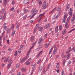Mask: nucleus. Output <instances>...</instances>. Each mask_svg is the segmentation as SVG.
<instances>
[{
  "instance_id": "61",
  "label": "nucleus",
  "mask_w": 75,
  "mask_h": 75,
  "mask_svg": "<svg viewBox=\"0 0 75 75\" xmlns=\"http://www.w3.org/2000/svg\"><path fill=\"white\" fill-rule=\"evenodd\" d=\"M27 18V16H25L23 18V20H25V18Z\"/></svg>"
},
{
  "instance_id": "18",
  "label": "nucleus",
  "mask_w": 75,
  "mask_h": 75,
  "mask_svg": "<svg viewBox=\"0 0 75 75\" xmlns=\"http://www.w3.org/2000/svg\"><path fill=\"white\" fill-rule=\"evenodd\" d=\"M70 7V5L69 4H68L67 5L66 8V10H68L69 8Z\"/></svg>"
},
{
  "instance_id": "14",
  "label": "nucleus",
  "mask_w": 75,
  "mask_h": 75,
  "mask_svg": "<svg viewBox=\"0 0 75 75\" xmlns=\"http://www.w3.org/2000/svg\"><path fill=\"white\" fill-rule=\"evenodd\" d=\"M42 47V45H39L38 47V48L37 50L38 51H40V49Z\"/></svg>"
},
{
  "instance_id": "11",
  "label": "nucleus",
  "mask_w": 75,
  "mask_h": 75,
  "mask_svg": "<svg viewBox=\"0 0 75 75\" xmlns=\"http://www.w3.org/2000/svg\"><path fill=\"white\" fill-rule=\"evenodd\" d=\"M74 50V52H75V48H74V47H73L72 48V49H71L70 50H69V51H67V52H66V54H67V53H69V52H70V51H72V50Z\"/></svg>"
},
{
  "instance_id": "26",
  "label": "nucleus",
  "mask_w": 75,
  "mask_h": 75,
  "mask_svg": "<svg viewBox=\"0 0 75 75\" xmlns=\"http://www.w3.org/2000/svg\"><path fill=\"white\" fill-rule=\"evenodd\" d=\"M8 63H9V64H10V65H11L12 64V60L11 59H10V60L9 61Z\"/></svg>"
},
{
  "instance_id": "58",
  "label": "nucleus",
  "mask_w": 75,
  "mask_h": 75,
  "mask_svg": "<svg viewBox=\"0 0 75 75\" xmlns=\"http://www.w3.org/2000/svg\"><path fill=\"white\" fill-rule=\"evenodd\" d=\"M12 27L13 28V30H14V24H12Z\"/></svg>"
},
{
  "instance_id": "41",
  "label": "nucleus",
  "mask_w": 75,
  "mask_h": 75,
  "mask_svg": "<svg viewBox=\"0 0 75 75\" xmlns=\"http://www.w3.org/2000/svg\"><path fill=\"white\" fill-rule=\"evenodd\" d=\"M50 66H51V64H48V66L47 67V69H49V67H50Z\"/></svg>"
},
{
  "instance_id": "43",
  "label": "nucleus",
  "mask_w": 75,
  "mask_h": 75,
  "mask_svg": "<svg viewBox=\"0 0 75 75\" xmlns=\"http://www.w3.org/2000/svg\"><path fill=\"white\" fill-rule=\"evenodd\" d=\"M4 11H5V9H3L2 10V11H1L2 13H4Z\"/></svg>"
},
{
  "instance_id": "42",
  "label": "nucleus",
  "mask_w": 75,
  "mask_h": 75,
  "mask_svg": "<svg viewBox=\"0 0 75 75\" xmlns=\"http://www.w3.org/2000/svg\"><path fill=\"white\" fill-rule=\"evenodd\" d=\"M62 75H65V74H64V70H62Z\"/></svg>"
},
{
  "instance_id": "57",
  "label": "nucleus",
  "mask_w": 75,
  "mask_h": 75,
  "mask_svg": "<svg viewBox=\"0 0 75 75\" xmlns=\"http://www.w3.org/2000/svg\"><path fill=\"white\" fill-rule=\"evenodd\" d=\"M21 50H20L18 52V53L19 54H20L21 53Z\"/></svg>"
},
{
  "instance_id": "64",
  "label": "nucleus",
  "mask_w": 75,
  "mask_h": 75,
  "mask_svg": "<svg viewBox=\"0 0 75 75\" xmlns=\"http://www.w3.org/2000/svg\"><path fill=\"white\" fill-rule=\"evenodd\" d=\"M72 70L70 68L69 69V71H70V72H72Z\"/></svg>"
},
{
  "instance_id": "54",
  "label": "nucleus",
  "mask_w": 75,
  "mask_h": 75,
  "mask_svg": "<svg viewBox=\"0 0 75 75\" xmlns=\"http://www.w3.org/2000/svg\"><path fill=\"white\" fill-rule=\"evenodd\" d=\"M73 18L75 19V13L73 14Z\"/></svg>"
},
{
  "instance_id": "48",
  "label": "nucleus",
  "mask_w": 75,
  "mask_h": 75,
  "mask_svg": "<svg viewBox=\"0 0 75 75\" xmlns=\"http://www.w3.org/2000/svg\"><path fill=\"white\" fill-rule=\"evenodd\" d=\"M19 26H20V23H18L16 26V28H18V27H19Z\"/></svg>"
},
{
  "instance_id": "17",
  "label": "nucleus",
  "mask_w": 75,
  "mask_h": 75,
  "mask_svg": "<svg viewBox=\"0 0 75 75\" xmlns=\"http://www.w3.org/2000/svg\"><path fill=\"white\" fill-rule=\"evenodd\" d=\"M66 32H67V30L66 29L64 30L62 32V34L64 35L66 34Z\"/></svg>"
},
{
  "instance_id": "60",
  "label": "nucleus",
  "mask_w": 75,
  "mask_h": 75,
  "mask_svg": "<svg viewBox=\"0 0 75 75\" xmlns=\"http://www.w3.org/2000/svg\"><path fill=\"white\" fill-rule=\"evenodd\" d=\"M7 43L8 44H9L10 43V41H9V40H7Z\"/></svg>"
},
{
  "instance_id": "46",
  "label": "nucleus",
  "mask_w": 75,
  "mask_h": 75,
  "mask_svg": "<svg viewBox=\"0 0 75 75\" xmlns=\"http://www.w3.org/2000/svg\"><path fill=\"white\" fill-rule=\"evenodd\" d=\"M7 34H9L10 33V29H8L7 30Z\"/></svg>"
},
{
  "instance_id": "49",
  "label": "nucleus",
  "mask_w": 75,
  "mask_h": 75,
  "mask_svg": "<svg viewBox=\"0 0 75 75\" xmlns=\"http://www.w3.org/2000/svg\"><path fill=\"white\" fill-rule=\"evenodd\" d=\"M37 41H36L35 42H34L33 44V45L34 46V45H35V44H36V43H37Z\"/></svg>"
},
{
  "instance_id": "10",
  "label": "nucleus",
  "mask_w": 75,
  "mask_h": 75,
  "mask_svg": "<svg viewBox=\"0 0 75 75\" xmlns=\"http://www.w3.org/2000/svg\"><path fill=\"white\" fill-rule=\"evenodd\" d=\"M42 42V39L40 38L38 40V44H41Z\"/></svg>"
},
{
  "instance_id": "38",
  "label": "nucleus",
  "mask_w": 75,
  "mask_h": 75,
  "mask_svg": "<svg viewBox=\"0 0 75 75\" xmlns=\"http://www.w3.org/2000/svg\"><path fill=\"white\" fill-rule=\"evenodd\" d=\"M62 26H59V30L60 31H61L62 30Z\"/></svg>"
},
{
  "instance_id": "39",
  "label": "nucleus",
  "mask_w": 75,
  "mask_h": 75,
  "mask_svg": "<svg viewBox=\"0 0 75 75\" xmlns=\"http://www.w3.org/2000/svg\"><path fill=\"white\" fill-rule=\"evenodd\" d=\"M11 65L10 64H9L7 66V68H8V69H9V68H10V67H11Z\"/></svg>"
},
{
  "instance_id": "12",
  "label": "nucleus",
  "mask_w": 75,
  "mask_h": 75,
  "mask_svg": "<svg viewBox=\"0 0 75 75\" xmlns=\"http://www.w3.org/2000/svg\"><path fill=\"white\" fill-rule=\"evenodd\" d=\"M50 24H47L46 25V26L45 27V29H47V28H48V27H50Z\"/></svg>"
},
{
  "instance_id": "19",
  "label": "nucleus",
  "mask_w": 75,
  "mask_h": 75,
  "mask_svg": "<svg viewBox=\"0 0 75 75\" xmlns=\"http://www.w3.org/2000/svg\"><path fill=\"white\" fill-rule=\"evenodd\" d=\"M36 0V1H38V3H39V5H41V4H42V2L41 1H40V0Z\"/></svg>"
},
{
  "instance_id": "31",
  "label": "nucleus",
  "mask_w": 75,
  "mask_h": 75,
  "mask_svg": "<svg viewBox=\"0 0 75 75\" xmlns=\"http://www.w3.org/2000/svg\"><path fill=\"white\" fill-rule=\"evenodd\" d=\"M24 13H27L28 12H29V11H29L27 9H26L24 10Z\"/></svg>"
},
{
  "instance_id": "44",
  "label": "nucleus",
  "mask_w": 75,
  "mask_h": 75,
  "mask_svg": "<svg viewBox=\"0 0 75 75\" xmlns=\"http://www.w3.org/2000/svg\"><path fill=\"white\" fill-rule=\"evenodd\" d=\"M23 45H21L20 47V50H23Z\"/></svg>"
},
{
  "instance_id": "29",
  "label": "nucleus",
  "mask_w": 75,
  "mask_h": 75,
  "mask_svg": "<svg viewBox=\"0 0 75 75\" xmlns=\"http://www.w3.org/2000/svg\"><path fill=\"white\" fill-rule=\"evenodd\" d=\"M31 66L32 67L33 66V69L32 70V71H33L34 70V68H35V66L33 65H31Z\"/></svg>"
},
{
  "instance_id": "30",
  "label": "nucleus",
  "mask_w": 75,
  "mask_h": 75,
  "mask_svg": "<svg viewBox=\"0 0 75 75\" xmlns=\"http://www.w3.org/2000/svg\"><path fill=\"white\" fill-rule=\"evenodd\" d=\"M75 28L72 29V30H70V31H69V32H68V33H71V32H72V31H75Z\"/></svg>"
},
{
  "instance_id": "8",
  "label": "nucleus",
  "mask_w": 75,
  "mask_h": 75,
  "mask_svg": "<svg viewBox=\"0 0 75 75\" xmlns=\"http://www.w3.org/2000/svg\"><path fill=\"white\" fill-rule=\"evenodd\" d=\"M30 0H24V4H29L30 2L29 1Z\"/></svg>"
},
{
  "instance_id": "55",
  "label": "nucleus",
  "mask_w": 75,
  "mask_h": 75,
  "mask_svg": "<svg viewBox=\"0 0 75 75\" xmlns=\"http://www.w3.org/2000/svg\"><path fill=\"white\" fill-rule=\"evenodd\" d=\"M14 7H13L10 10L11 11H13V10H14Z\"/></svg>"
},
{
  "instance_id": "4",
  "label": "nucleus",
  "mask_w": 75,
  "mask_h": 75,
  "mask_svg": "<svg viewBox=\"0 0 75 75\" xmlns=\"http://www.w3.org/2000/svg\"><path fill=\"white\" fill-rule=\"evenodd\" d=\"M53 47H54V48L55 49V48H56V45H54L53 46H52V48H51V49L49 51V54H51V52H52V50L53 49Z\"/></svg>"
},
{
  "instance_id": "7",
  "label": "nucleus",
  "mask_w": 75,
  "mask_h": 75,
  "mask_svg": "<svg viewBox=\"0 0 75 75\" xmlns=\"http://www.w3.org/2000/svg\"><path fill=\"white\" fill-rule=\"evenodd\" d=\"M58 50V48H56V49H54L53 52V54L54 55H55L57 53V51Z\"/></svg>"
},
{
  "instance_id": "9",
  "label": "nucleus",
  "mask_w": 75,
  "mask_h": 75,
  "mask_svg": "<svg viewBox=\"0 0 75 75\" xmlns=\"http://www.w3.org/2000/svg\"><path fill=\"white\" fill-rule=\"evenodd\" d=\"M70 56H69V53H68L67 55H65L64 57V58H67V59H69Z\"/></svg>"
},
{
  "instance_id": "45",
  "label": "nucleus",
  "mask_w": 75,
  "mask_h": 75,
  "mask_svg": "<svg viewBox=\"0 0 75 75\" xmlns=\"http://www.w3.org/2000/svg\"><path fill=\"white\" fill-rule=\"evenodd\" d=\"M47 33H46L45 35V38H47Z\"/></svg>"
},
{
  "instance_id": "34",
  "label": "nucleus",
  "mask_w": 75,
  "mask_h": 75,
  "mask_svg": "<svg viewBox=\"0 0 75 75\" xmlns=\"http://www.w3.org/2000/svg\"><path fill=\"white\" fill-rule=\"evenodd\" d=\"M63 66H65V62H66L65 61V59H64V60H63Z\"/></svg>"
},
{
  "instance_id": "62",
  "label": "nucleus",
  "mask_w": 75,
  "mask_h": 75,
  "mask_svg": "<svg viewBox=\"0 0 75 75\" xmlns=\"http://www.w3.org/2000/svg\"><path fill=\"white\" fill-rule=\"evenodd\" d=\"M29 23H28L27 24L25 25V27H27L28 26H29Z\"/></svg>"
},
{
  "instance_id": "24",
  "label": "nucleus",
  "mask_w": 75,
  "mask_h": 75,
  "mask_svg": "<svg viewBox=\"0 0 75 75\" xmlns=\"http://www.w3.org/2000/svg\"><path fill=\"white\" fill-rule=\"evenodd\" d=\"M42 66H40L39 67V71H41V70H42Z\"/></svg>"
},
{
  "instance_id": "5",
  "label": "nucleus",
  "mask_w": 75,
  "mask_h": 75,
  "mask_svg": "<svg viewBox=\"0 0 75 75\" xmlns=\"http://www.w3.org/2000/svg\"><path fill=\"white\" fill-rule=\"evenodd\" d=\"M27 57H24L22 59H21L20 60V62H24L26 59H27Z\"/></svg>"
},
{
  "instance_id": "40",
  "label": "nucleus",
  "mask_w": 75,
  "mask_h": 75,
  "mask_svg": "<svg viewBox=\"0 0 75 75\" xmlns=\"http://www.w3.org/2000/svg\"><path fill=\"white\" fill-rule=\"evenodd\" d=\"M61 9V8H60V7H59L57 9H56V10H57V11H59Z\"/></svg>"
},
{
  "instance_id": "47",
  "label": "nucleus",
  "mask_w": 75,
  "mask_h": 75,
  "mask_svg": "<svg viewBox=\"0 0 75 75\" xmlns=\"http://www.w3.org/2000/svg\"><path fill=\"white\" fill-rule=\"evenodd\" d=\"M14 4H15V1H14V0H13L12 2V5H14Z\"/></svg>"
},
{
  "instance_id": "56",
  "label": "nucleus",
  "mask_w": 75,
  "mask_h": 75,
  "mask_svg": "<svg viewBox=\"0 0 75 75\" xmlns=\"http://www.w3.org/2000/svg\"><path fill=\"white\" fill-rule=\"evenodd\" d=\"M7 48V46H6L5 45L3 47V49H6Z\"/></svg>"
},
{
  "instance_id": "6",
  "label": "nucleus",
  "mask_w": 75,
  "mask_h": 75,
  "mask_svg": "<svg viewBox=\"0 0 75 75\" xmlns=\"http://www.w3.org/2000/svg\"><path fill=\"white\" fill-rule=\"evenodd\" d=\"M30 61V62H31V58H29L28 59V61H27L25 62V64L26 65H30V63L29 62V61Z\"/></svg>"
},
{
  "instance_id": "59",
  "label": "nucleus",
  "mask_w": 75,
  "mask_h": 75,
  "mask_svg": "<svg viewBox=\"0 0 75 75\" xmlns=\"http://www.w3.org/2000/svg\"><path fill=\"white\" fill-rule=\"evenodd\" d=\"M37 30V28H35L34 31V33H35V31Z\"/></svg>"
},
{
  "instance_id": "37",
  "label": "nucleus",
  "mask_w": 75,
  "mask_h": 75,
  "mask_svg": "<svg viewBox=\"0 0 75 75\" xmlns=\"http://www.w3.org/2000/svg\"><path fill=\"white\" fill-rule=\"evenodd\" d=\"M45 14V13H44L43 14H40V15H39L38 17H41L42 16H44Z\"/></svg>"
},
{
  "instance_id": "3",
  "label": "nucleus",
  "mask_w": 75,
  "mask_h": 75,
  "mask_svg": "<svg viewBox=\"0 0 75 75\" xmlns=\"http://www.w3.org/2000/svg\"><path fill=\"white\" fill-rule=\"evenodd\" d=\"M68 16V15L67 14H66L64 15V19H62V22L63 23H65V20H66L67 18V16Z\"/></svg>"
},
{
  "instance_id": "63",
  "label": "nucleus",
  "mask_w": 75,
  "mask_h": 75,
  "mask_svg": "<svg viewBox=\"0 0 75 75\" xmlns=\"http://www.w3.org/2000/svg\"><path fill=\"white\" fill-rule=\"evenodd\" d=\"M73 60H74V61H73V64H74V62H75V58H73Z\"/></svg>"
},
{
  "instance_id": "32",
  "label": "nucleus",
  "mask_w": 75,
  "mask_h": 75,
  "mask_svg": "<svg viewBox=\"0 0 75 75\" xmlns=\"http://www.w3.org/2000/svg\"><path fill=\"white\" fill-rule=\"evenodd\" d=\"M75 18H72L71 19V23H72V24H73V23H74V21H75Z\"/></svg>"
},
{
  "instance_id": "21",
  "label": "nucleus",
  "mask_w": 75,
  "mask_h": 75,
  "mask_svg": "<svg viewBox=\"0 0 75 75\" xmlns=\"http://www.w3.org/2000/svg\"><path fill=\"white\" fill-rule=\"evenodd\" d=\"M15 33H16L15 30H13V31L11 34V36H13L14 35V34H15Z\"/></svg>"
},
{
  "instance_id": "36",
  "label": "nucleus",
  "mask_w": 75,
  "mask_h": 75,
  "mask_svg": "<svg viewBox=\"0 0 75 75\" xmlns=\"http://www.w3.org/2000/svg\"><path fill=\"white\" fill-rule=\"evenodd\" d=\"M8 57L7 59H6L4 60V62H7L8 61Z\"/></svg>"
},
{
  "instance_id": "2",
  "label": "nucleus",
  "mask_w": 75,
  "mask_h": 75,
  "mask_svg": "<svg viewBox=\"0 0 75 75\" xmlns=\"http://www.w3.org/2000/svg\"><path fill=\"white\" fill-rule=\"evenodd\" d=\"M38 11V10H35V9L33 8L31 11V13L32 14H35V15L37 13Z\"/></svg>"
},
{
  "instance_id": "15",
  "label": "nucleus",
  "mask_w": 75,
  "mask_h": 75,
  "mask_svg": "<svg viewBox=\"0 0 75 75\" xmlns=\"http://www.w3.org/2000/svg\"><path fill=\"white\" fill-rule=\"evenodd\" d=\"M57 9V7H55L53 10H52V11L50 12V14H52V13L54 12V11H55V10H56Z\"/></svg>"
},
{
  "instance_id": "16",
  "label": "nucleus",
  "mask_w": 75,
  "mask_h": 75,
  "mask_svg": "<svg viewBox=\"0 0 75 75\" xmlns=\"http://www.w3.org/2000/svg\"><path fill=\"white\" fill-rule=\"evenodd\" d=\"M30 40L32 42L34 41V36H33L31 37Z\"/></svg>"
},
{
  "instance_id": "13",
  "label": "nucleus",
  "mask_w": 75,
  "mask_h": 75,
  "mask_svg": "<svg viewBox=\"0 0 75 75\" xmlns=\"http://www.w3.org/2000/svg\"><path fill=\"white\" fill-rule=\"evenodd\" d=\"M42 51H43L42 50L40 52L39 54L37 56V58H38V57H40V55L42 54Z\"/></svg>"
},
{
  "instance_id": "50",
  "label": "nucleus",
  "mask_w": 75,
  "mask_h": 75,
  "mask_svg": "<svg viewBox=\"0 0 75 75\" xmlns=\"http://www.w3.org/2000/svg\"><path fill=\"white\" fill-rule=\"evenodd\" d=\"M16 68H19V67H20V65L18 64H16Z\"/></svg>"
},
{
  "instance_id": "20",
  "label": "nucleus",
  "mask_w": 75,
  "mask_h": 75,
  "mask_svg": "<svg viewBox=\"0 0 75 75\" xmlns=\"http://www.w3.org/2000/svg\"><path fill=\"white\" fill-rule=\"evenodd\" d=\"M38 29L40 31H42V29H43V28L42 27H38Z\"/></svg>"
},
{
  "instance_id": "35",
  "label": "nucleus",
  "mask_w": 75,
  "mask_h": 75,
  "mask_svg": "<svg viewBox=\"0 0 75 75\" xmlns=\"http://www.w3.org/2000/svg\"><path fill=\"white\" fill-rule=\"evenodd\" d=\"M14 56L16 57L17 56V51H16L15 52Z\"/></svg>"
},
{
  "instance_id": "33",
  "label": "nucleus",
  "mask_w": 75,
  "mask_h": 75,
  "mask_svg": "<svg viewBox=\"0 0 75 75\" xmlns=\"http://www.w3.org/2000/svg\"><path fill=\"white\" fill-rule=\"evenodd\" d=\"M45 45H46V46H45V48H47L48 46H49V43H47L46 44H45Z\"/></svg>"
},
{
  "instance_id": "1",
  "label": "nucleus",
  "mask_w": 75,
  "mask_h": 75,
  "mask_svg": "<svg viewBox=\"0 0 75 75\" xmlns=\"http://www.w3.org/2000/svg\"><path fill=\"white\" fill-rule=\"evenodd\" d=\"M47 1H45L43 2L42 6V8L43 10H44V9H45L46 8H47V7L48 6V5H47L46 3Z\"/></svg>"
},
{
  "instance_id": "27",
  "label": "nucleus",
  "mask_w": 75,
  "mask_h": 75,
  "mask_svg": "<svg viewBox=\"0 0 75 75\" xmlns=\"http://www.w3.org/2000/svg\"><path fill=\"white\" fill-rule=\"evenodd\" d=\"M69 14L70 15V16H72V12L69 11Z\"/></svg>"
},
{
  "instance_id": "22",
  "label": "nucleus",
  "mask_w": 75,
  "mask_h": 75,
  "mask_svg": "<svg viewBox=\"0 0 75 75\" xmlns=\"http://www.w3.org/2000/svg\"><path fill=\"white\" fill-rule=\"evenodd\" d=\"M7 4V0H4V6H6Z\"/></svg>"
},
{
  "instance_id": "25",
  "label": "nucleus",
  "mask_w": 75,
  "mask_h": 75,
  "mask_svg": "<svg viewBox=\"0 0 75 75\" xmlns=\"http://www.w3.org/2000/svg\"><path fill=\"white\" fill-rule=\"evenodd\" d=\"M65 26L66 28H68V23H66L65 24Z\"/></svg>"
},
{
  "instance_id": "28",
  "label": "nucleus",
  "mask_w": 75,
  "mask_h": 75,
  "mask_svg": "<svg viewBox=\"0 0 75 75\" xmlns=\"http://www.w3.org/2000/svg\"><path fill=\"white\" fill-rule=\"evenodd\" d=\"M25 68H23L21 69V71L22 72H25Z\"/></svg>"
},
{
  "instance_id": "52",
  "label": "nucleus",
  "mask_w": 75,
  "mask_h": 75,
  "mask_svg": "<svg viewBox=\"0 0 75 75\" xmlns=\"http://www.w3.org/2000/svg\"><path fill=\"white\" fill-rule=\"evenodd\" d=\"M35 16V15L34 14L32 15V16L31 17L30 19H31V18H33V17H34Z\"/></svg>"
},
{
  "instance_id": "51",
  "label": "nucleus",
  "mask_w": 75,
  "mask_h": 75,
  "mask_svg": "<svg viewBox=\"0 0 75 75\" xmlns=\"http://www.w3.org/2000/svg\"><path fill=\"white\" fill-rule=\"evenodd\" d=\"M41 59H39L38 62V64H40V62H41Z\"/></svg>"
},
{
  "instance_id": "23",
  "label": "nucleus",
  "mask_w": 75,
  "mask_h": 75,
  "mask_svg": "<svg viewBox=\"0 0 75 75\" xmlns=\"http://www.w3.org/2000/svg\"><path fill=\"white\" fill-rule=\"evenodd\" d=\"M58 26H56L55 28V33L56 32H58Z\"/></svg>"
},
{
  "instance_id": "53",
  "label": "nucleus",
  "mask_w": 75,
  "mask_h": 75,
  "mask_svg": "<svg viewBox=\"0 0 75 75\" xmlns=\"http://www.w3.org/2000/svg\"><path fill=\"white\" fill-rule=\"evenodd\" d=\"M14 70H11L10 71L11 74H12V73H13V72H14Z\"/></svg>"
}]
</instances>
